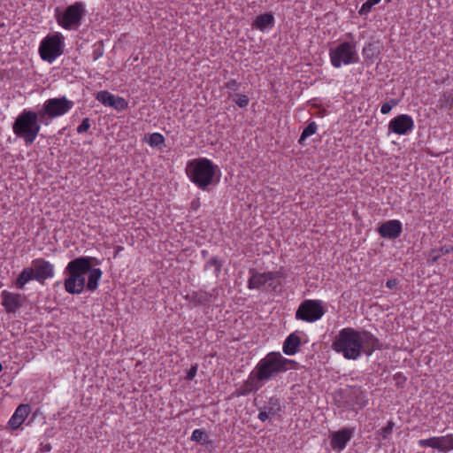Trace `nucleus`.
<instances>
[{
  "label": "nucleus",
  "instance_id": "f257e3e1",
  "mask_svg": "<svg viewBox=\"0 0 453 453\" xmlns=\"http://www.w3.org/2000/svg\"><path fill=\"white\" fill-rule=\"evenodd\" d=\"M332 349L346 359L357 360L362 353L369 357L374 350L381 349L382 343L369 331L345 327L334 337Z\"/></svg>",
  "mask_w": 453,
  "mask_h": 453
},
{
  "label": "nucleus",
  "instance_id": "f03ea898",
  "mask_svg": "<svg viewBox=\"0 0 453 453\" xmlns=\"http://www.w3.org/2000/svg\"><path fill=\"white\" fill-rule=\"evenodd\" d=\"M186 173L190 180L202 190H209L210 186L219 182L220 170L211 160L200 157L189 161Z\"/></svg>",
  "mask_w": 453,
  "mask_h": 453
},
{
  "label": "nucleus",
  "instance_id": "7ed1b4c3",
  "mask_svg": "<svg viewBox=\"0 0 453 453\" xmlns=\"http://www.w3.org/2000/svg\"><path fill=\"white\" fill-rule=\"evenodd\" d=\"M96 257H80L71 260L65 268L64 273L67 275L65 280V290L71 295H79L85 288V275L90 267L93 266V262Z\"/></svg>",
  "mask_w": 453,
  "mask_h": 453
},
{
  "label": "nucleus",
  "instance_id": "20e7f679",
  "mask_svg": "<svg viewBox=\"0 0 453 453\" xmlns=\"http://www.w3.org/2000/svg\"><path fill=\"white\" fill-rule=\"evenodd\" d=\"M298 363L284 357L280 352H270L255 367L257 379L268 381L289 369H297Z\"/></svg>",
  "mask_w": 453,
  "mask_h": 453
},
{
  "label": "nucleus",
  "instance_id": "39448f33",
  "mask_svg": "<svg viewBox=\"0 0 453 453\" xmlns=\"http://www.w3.org/2000/svg\"><path fill=\"white\" fill-rule=\"evenodd\" d=\"M41 115L39 111L24 110L12 124L13 133L31 145L41 130Z\"/></svg>",
  "mask_w": 453,
  "mask_h": 453
},
{
  "label": "nucleus",
  "instance_id": "423d86ee",
  "mask_svg": "<svg viewBox=\"0 0 453 453\" xmlns=\"http://www.w3.org/2000/svg\"><path fill=\"white\" fill-rule=\"evenodd\" d=\"M73 107V102L65 96L46 100L39 111L41 123L48 126L51 119L62 116Z\"/></svg>",
  "mask_w": 453,
  "mask_h": 453
},
{
  "label": "nucleus",
  "instance_id": "0eeeda50",
  "mask_svg": "<svg viewBox=\"0 0 453 453\" xmlns=\"http://www.w3.org/2000/svg\"><path fill=\"white\" fill-rule=\"evenodd\" d=\"M86 11L81 2H76L65 8L63 12L57 9L56 19L58 23L65 29L77 28L81 23Z\"/></svg>",
  "mask_w": 453,
  "mask_h": 453
},
{
  "label": "nucleus",
  "instance_id": "6e6552de",
  "mask_svg": "<svg viewBox=\"0 0 453 453\" xmlns=\"http://www.w3.org/2000/svg\"><path fill=\"white\" fill-rule=\"evenodd\" d=\"M64 46V36L60 33L49 35L40 43V56L42 60L52 63L63 54Z\"/></svg>",
  "mask_w": 453,
  "mask_h": 453
},
{
  "label": "nucleus",
  "instance_id": "1a4fd4ad",
  "mask_svg": "<svg viewBox=\"0 0 453 453\" xmlns=\"http://www.w3.org/2000/svg\"><path fill=\"white\" fill-rule=\"evenodd\" d=\"M331 64L335 68H340L342 65H349L358 60L356 42H343L335 49H331L330 52Z\"/></svg>",
  "mask_w": 453,
  "mask_h": 453
},
{
  "label": "nucleus",
  "instance_id": "9d476101",
  "mask_svg": "<svg viewBox=\"0 0 453 453\" xmlns=\"http://www.w3.org/2000/svg\"><path fill=\"white\" fill-rule=\"evenodd\" d=\"M338 406L344 410H355L357 406L359 409L364 408L367 404V399L365 392L359 387H351L341 392V400H337Z\"/></svg>",
  "mask_w": 453,
  "mask_h": 453
},
{
  "label": "nucleus",
  "instance_id": "9b49d317",
  "mask_svg": "<svg viewBox=\"0 0 453 453\" xmlns=\"http://www.w3.org/2000/svg\"><path fill=\"white\" fill-rule=\"evenodd\" d=\"M325 313L322 303L319 300H304L299 305L296 312V319L307 322H314L319 319Z\"/></svg>",
  "mask_w": 453,
  "mask_h": 453
},
{
  "label": "nucleus",
  "instance_id": "f8f14e48",
  "mask_svg": "<svg viewBox=\"0 0 453 453\" xmlns=\"http://www.w3.org/2000/svg\"><path fill=\"white\" fill-rule=\"evenodd\" d=\"M30 268L33 271L35 280L42 285L47 279L54 276V265L43 258L33 260Z\"/></svg>",
  "mask_w": 453,
  "mask_h": 453
},
{
  "label": "nucleus",
  "instance_id": "ddd939ff",
  "mask_svg": "<svg viewBox=\"0 0 453 453\" xmlns=\"http://www.w3.org/2000/svg\"><path fill=\"white\" fill-rule=\"evenodd\" d=\"M414 128V121L410 115L401 114L388 123V130L399 135H404Z\"/></svg>",
  "mask_w": 453,
  "mask_h": 453
},
{
  "label": "nucleus",
  "instance_id": "4468645a",
  "mask_svg": "<svg viewBox=\"0 0 453 453\" xmlns=\"http://www.w3.org/2000/svg\"><path fill=\"white\" fill-rule=\"evenodd\" d=\"M250 273L251 274L248 281V288L250 289L260 288L261 287L265 286L268 281H274L281 277V273L280 272H266L259 273L255 269H250Z\"/></svg>",
  "mask_w": 453,
  "mask_h": 453
},
{
  "label": "nucleus",
  "instance_id": "2eb2a0df",
  "mask_svg": "<svg viewBox=\"0 0 453 453\" xmlns=\"http://www.w3.org/2000/svg\"><path fill=\"white\" fill-rule=\"evenodd\" d=\"M96 98L104 105L111 106L120 111L127 108V102L120 96H115L107 90H101L96 93Z\"/></svg>",
  "mask_w": 453,
  "mask_h": 453
},
{
  "label": "nucleus",
  "instance_id": "dca6fc26",
  "mask_svg": "<svg viewBox=\"0 0 453 453\" xmlns=\"http://www.w3.org/2000/svg\"><path fill=\"white\" fill-rule=\"evenodd\" d=\"M378 234L380 237L389 240H395L398 238L402 232V223L397 219H391L385 221L378 227Z\"/></svg>",
  "mask_w": 453,
  "mask_h": 453
},
{
  "label": "nucleus",
  "instance_id": "f3484780",
  "mask_svg": "<svg viewBox=\"0 0 453 453\" xmlns=\"http://www.w3.org/2000/svg\"><path fill=\"white\" fill-rule=\"evenodd\" d=\"M2 304L8 313L15 312L27 301V296L21 294L11 293L6 290L2 293Z\"/></svg>",
  "mask_w": 453,
  "mask_h": 453
},
{
  "label": "nucleus",
  "instance_id": "a211bd4d",
  "mask_svg": "<svg viewBox=\"0 0 453 453\" xmlns=\"http://www.w3.org/2000/svg\"><path fill=\"white\" fill-rule=\"evenodd\" d=\"M353 428H342L334 432L331 437V446L334 449L342 450L353 435Z\"/></svg>",
  "mask_w": 453,
  "mask_h": 453
},
{
  "label": "nucleus",
  "instance_id": "6ab92c4d",
  "mask_svg": "<svg viewBox=\"0 0 453 453\" xmlns=\"http://www.w3.org/2000/svg\"><path fill=\"white\" fill-rule=\"evenodd\" d=\"M30 409L29 404H19L8 422L9 427L12 430L18 429L26 420L30 412Z\"/></svg>",
  "mask_w": 453,
  "mask_h": 453
},
{
  "label": "nucleus",
  "instance_id": "aec40b11",
  "mask_svg": "<svg viewBox=\"0 0 453 453\" xmlns=\"http://www.w3.org/2000/svg\"><path fill=\"white\" fill-rule=\"evenodd\" d=\"M302 344L301 338L296 333L290 334L283 342L282 350L288 356L297 353Z\"/></svg>",
  "mask_w": 453,
  "mask_h": 453
},
{
  "label": "nucleus",
  "instance_id": "412c9836",
  "mask_svg": "<svg viewBox=\"0 0 453 453\" xmlns=\"http://www.w3.org/2000/svg\"><path fill=\"white\" fill-rule=\"evenodd\" d=\"M275 19L272 12L258 15L252 23V27L262 32L274 26Z\"/></svg>",
  "mask_w": 453,
  "mask_h": 453
},
{
  "label": "nucleus",
  "instance_id": "4be33fe9",
  "mask_svg": "<svg viewBox=\"0 0 453 453\" xmlns=\"http://www.w3.org/2000/svg\"><path fill=\"white\" fill-rule=\"evenodd\" d=\"M185 299L193 303L196 306L203 305V304H207L211 302L212 294L203 291V290H198V291H194L191 294L187 295L185 296Z\"/></svg>",
  "mask_w": 453,
  "mask_h": 453
},
{
  "label": "nucleus",
  "instance_id": "5701e85b",
  "mask_svg": "<svg viewBox=\"0 0 453 453\" xmlns=\"http://www.w3.org/2000/svg\"><path fill=\"white\" fill-rule=\"evenodd\" d=\"M88 282H85V287L88 291H95L98 288V281L100 280L103 272L100 268H93L90 267V270L88 271Z\"/></svg>",
  "mask_w": 453,
  "mask_h": 453
},
{
  "label": "nucleus",
  "instance_id": "b1692460",
  "mask_svg": "<svg viewBox=\"0 0 453 453\" xmlns=\"http://www.w3.org/2000/svg\"><path fill=\"white\" fill-rule=\"evenodd\" d=\"M32 280H35L32 269L30 267H26L16 279L15 286L19 289H23L25 285Z\"/></svg>",
  "mask_w": 453,
  "mask_h": 453
},
{
  "label": "nucleus",
  "instance_id": "393cba45",
  "mask_svg": "<svg viewBox=\"0 0 453 453\" xmlns=\"http://www.w3.org/2000/svg\"><path fill=\"white\" fill-rule=\"evenodd\" d=\"M453 251L452 245H443L439 249H434L429 254L428 261L430 263H435L443 255L449 254Z\"/></svg>",
  "mask_w": 453,
  "mask_h": 453
},
{
  "label": "nucleus",
  "instance_id": "a878e982",
  "mask_svg": "<svg viewBox=\"0 0 453 453\" xmlns=\"http://www.w3.org/2000/svg\"><path fill=\"white\" fill-rule=\"evenodd\" d=\"M271 416H275L281 411L280 400L277 396H272L269 398L267 404L263 407Z\"/></svg>",
  "mask_w": 453,
  "mask_h": 453
},
{
  "label": "nucleus",
  "instance_id": "bb28decb",
  "mask_svg": "<svg viewBox=\"0 0 453 453\" xmlns=\"http://www.w3.org/2000/svg\"><path fill=\"white\" fill-rule=\"evenodd\" d=\"M440 444V451L447 452L453 449V434L437 437Z\"/></svg>",
  "mask_w": 453,
  "mask_h": 453
},
{
  "label": "nucleus",
  "instance_id": "cd10ccee",
  "mask_svg": "<svg viewBox=\"0 0 453 453\" xmlns=\"http://www.w3.org/2000/svg\"><path fill=\"white\" fill-rule=\"evenodd\" d=\"M317 124L314 121H311L308 124V126L303 130L301 136L298 140V142L302 145L304 144V141L310 137L311 135L314 134L317 131Z\"/></svg>",
  "mask_w": 453,
  "mask_h": 453
},
{
  "label": "nucleus",
  "instance_id": "c85d7f7f",
  "mask_svg": "<svg viewBox=\"0 0 453 453\" xmlns=\"http://www.w3.org/2000/svg\"><path fill=\"white\" fill-rule=\"evenodd\" d=\"M211 267H213L214 275L218 277L222 268V262L217 257H213L207 261L204 265V269L209 270Z\"/></svg>",
  "mask_w": 453,
  "mask_h": 453
},
{
  "label": "nucleus",
  "instance_id": "c756f323",
  "mask_svg": "<svg viewBox=\"0 0 453 453\" xmlns=\"http://www.w3.org/2000/svg\"><path fill=\"white\" fill-rule=\"evenodd\" d=\"M191 441L202 443L203 445L210 442L208 434L202 429L193 431Z\"/></svg>",
  "mask_w": 453,
  "mask_h": 453
},
{
  "label": "nucleus",
  "instance_id": "7c9ffc66",
  "mask_svg": "<svg viewBox=\"0 0 453 453\" xmlns=\"http://www.w3.org/2000/svg\"><path fill=\"white\" fill-rule=\"evenodd\" d=\"M260 381H263L262 380L257 379V370H255L254 372H252L248 380L244 381V383L249 387L252 388L253 390H258L261 388V384H259Z\"/></svg>",
  "mask_w": 453,
  "mask_h": 453
},
{
  "label": "nucleus",
  "instance_id": "2f4dec72",
  "mask_svg": "<svg viewBox=\"0 0 453 453\" xmlns=\"http://www.w3.org/2000/svg\"><path fill=\"white\" fill-rule=\"evenodd\" d=\"M165 143V137L159 133H153L150 135L149 144L151 147H159Z\"/></svg>",
  "mask_w": 453,
  "mask_h": 453
},
{
  "label": "nucleus",
  "instance_id": "473e14b6",
  "mask_svg": "<svg viewBox=\"0 0 453 453\" xmlns=\"http://www.w3.org/2000/svg\"><path fill=\"white\" fill-rule=\"evenodd\" d=\"M380 1L381 0H367L362 4L360 10L358 11L359 15H367L371 12L372 6L379 4Z\"/></svg>",
  "mask_w": 453,
  "mask_h": 453
},
{
  "label": "nucleus",
  "instance_id": "72a5a7b5",
  "mask_svg": "<svg viewBox=\"0 0 453 453\" xmlns=\"http://www.w3.org/2000/svg\"><path fill=\"white\" fill-rule=\"evenodd\" d=\"M438 438L437 437H432L429 439H422L418 441V444L421 447H431L433 449H436L440 450V444L437 442Z\"/></svg>",
  "mask_w": 453,
  "mask_h": 453
},
{
  "label": "nucleus",
  "instance_id": "f704fd0d",
  "mask_svg": "<svg viewBox=\"0 0 453 453\" xmlns=\"http://www.w3.org/2000/svg\"><path fill=\"white\" fill-rule=\"evenodd\" d=\"M442 107L453 108V96L450 92H444L440 99Z\"/></svg>",
  "mask_w": 453,
  "mask_h": 453
},
{
  "label": "nucleus",
  "instance_id": "c9c22d12",
  "mask_svg": "<svg viewBox=\"0 0 453 453\" xmlns=\"http://www.w3.org/2000/svg\"><path fill=\"white\" fill-rule=\"evenodd\" d=\"M398 104V100L391 99L389 102H386L381 105L380 111L382 114H388L392 108Z\"/></svg>",
  "mask_w": 453,
  "mask_h": 453
},
{
  "label": "nucleus",
  "instance_id": "e433bc0d",
  "mask_svg": "<svg viewBox=\"0 0 453 453\" xmlns=\"http://www.w3.org/2000/svg\"><path fill=\"white\" fill-rule=\"evenodd\" d=\"M250 99L246 95H236V98L234 99V103L240 108H245L249 104Z\"/></svg>",
  "mask_w": 453,
  "mask_h": 453
},
{
  "label": "nucleus",
  "instance_id": "4c0bfd02",
  "mask_svg": "<svg viewBox=\"0 0 453 453\" xmlns=\"http://www.w3.org/2000/svg\"><path fill=\"white\" fill-rule=\"evenodd\" d=\"M251 392H252V388H249L245 383H243L239 388H237L234 391V395L236 396L248 395Z\"/></svg>",
  "mask_w": 453,
  "mask_h": 453
},
{
  "label": "nucleus",
  "instance_id": "58836bf2",
  "mask_svg": "<svg viewBox=\"0 0 453 453\" xmlns=\"http://www.w3.org/2000/svg\"><path fill=\"white\" fill-rule=\"evenodd\" d=\"M90 127V120L88 118H85L82 119L81 125L77 127V133L82 134L87 132Z\"/></svg>",
  "mask_w": 453,
  "mask_h": 453
},
{
  "label": "nucleus",
  "instance_id": "ea45409f",
  "mask_svg": "<svg viewBox=\"0 0 453 453\" xmlns=\"http://www.w3.org/2000/svg\"><path fill=\"white\" fill-rule=\"evenodd\" d=\"M394 426V422L389 421L388 425L381 429V434L383 438H387L392 433Z\"/></svg>",
  "mask_w": 453,
  "mask_h": 453
},
{
  "label": "nucleus",
  "instance_id": "a19ab883",
  "mask_svg": "<svg viewBox=\"0 0 453 453\" xmlns=\"http://www.w3.org/2000/svg\"><path fill=\"white\" fill-rule=\"evenodd\" d=\"M240 84L236 81V80H230L225 84V88L236 91L239 88Z\"/></svg>",
  "mask_w": 453,
  "mask_h": 453
},
{
  "label": "nucleus",
  "instance_id": "79ce46f5",
  "mask_svg": "<svg viewBox=\"0 0 453 453\" xmlns=\"http://www.w3.org/2000/svg\"><path fill=\"white\" fill-rule=\"evenodd\" d=\"M196 372H197V365H192L187 372L186 380H192L195 378Z\"/></svg>",
  "mask_w": 453,
  "mask_h": 453
},
{
  "label": "nucleus",
  "instance_id": "37998d69",
  "mask_svg": "<svg viewBox=\"0 0 453 453\" xmlns=\"http://www.w3.org/2000/svg\"><path fill=\"white\" fill-rule=\"evenodd\" d=\"M271 416L270 413H268L267 411H265V409H261L260 410V412L258 413V419L261 420L262 422H265V420H267L269 418V417Z\"/></svg>",
  "mask_w": 453,
  "mask_h": 453
},
{
  "label": "nucleus",
  "instance_id": "c03bdc74",
  "mask_svg": "<svg viewBox=\"0 0 453 453\" xmlns=\"http://www.w3.org/2000/svg\"><path fill=\"white\" fill-rule=\"evenodd\" d=\"M398 281L397 280L395 279H390L388 280L387 282H386V286L387 288L392 289L394 288H395V286L397 285Z\"/></svg>",
  "mask_w": 453,
  "mask_h": 453
},
{
  "label": "nucleus",
  "instance_id": "a18cd8bd",
  "mask_svg": "<svg viewBox=\"0 0 453 453\" xmlns=\"http://www.w3.org/2000/svg\"><path fill=\"white\" fill-rule=\"evenodd\" d=\"M103 55V50L101 49H96L93 51V59L96 60Z\"/></svg>",
  "mask_w": 453,
  "mask_h": 453
},
{
  "label": "nucleus",
  "instance_id": "49530a36",
  "mask_svg": "<svg viewBox=\"0 0 453 453\" xmlns=\"http://www.w3.org/2000/svg\"><path fill=\"white\" fill-rule=\"evenodd\" d=\"M266 285H267L268 289H271V290H274V291H275V290H276V288H277V285H276V284H274V282H273V281H268V282L266 283Z\"/></svg>",
  "mask_w": 453,
  "mask_h": 453
},
{
  "label": "nucleus",
  "instance_id": "de8ad7c7",
  "mask_svg": "<svg viewBox=\"0 0 453 453\" xmlns=\"http://www.w3.org/2000/svg\"><path fill=\"white\" fill-rule=\"evenodd\" d=\"M42 450L45 452H49L51 450V446L50 443L47 444H42Z\"/></svg>",
  "mask_w": 453,
  "mask_h": 453
},
{
  "label": "nucleus",
  "instance_id": "09e8293b",
  "mask_svg": "<svg viewBox=\"0 0 453 453\" xmlns=\"http://www.w3.org/2000/svg\"><path fill=\"white\" fill-rule=\"evenodd\" d=\"M37 412H35L33 413V417H32V419L35 418V417L36 416Z\"/></svg>",
  "mask_w": 453,
  "mask_h": 453
}]
</instances>
